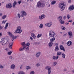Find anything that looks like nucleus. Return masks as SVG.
I'll return each mask as SVG.
<instances>
[{
	"mask_svg": "<svg viewBox=\"0 0 74 74\" xmlns=\"http://www.w3.org/2000/svg\"><path fill=\"white\" fill-rule=\"evenodd\" d=\"M0 43L3 45H8L9 44V41L7 39L5 38L2 39L0 41Z\"/></svg>",
	"mask_w": 74,
	"mask_h": 74,
	"instance_id": "obj_1",
	"label": "nucleus"
},
{
	"mask_svg": "<svg viewBox=\"0 0 74 74\" xmlns=\"http://www.w3.org/2000/svg\"><path fill=\"white\" fill-rule=\"evenodd\" d=\"M45 6V5L44 4V3L42 2L39 1L37 3L36 5L37 7L38 8H43Z\"/></svg>",
	"mask_w": 74,
	"mask_h": 74,
	"instance_id": "obj_2",
	"label": "nucleus"
},
{
	"mask_svg": "<svg viewBox=\"0 0 74 74\" xmlns=\"http://www.w3.org/2000/svg\"><path fill=\"white\" fill-rule=\"evenodd\" d=\"M16 29L14 32L15 34H17V33L21 34V33L22 31L21 29V27L20 26L17 27Z\"/></svg>",
	"mask_w": 74,
	"mask_h": 74,
	"instance_id": "obj_3",
	"label": "nucleus"
},
{
	"mask_svg": "<svg viewBox=\"0 0 74 74\" xmlns=\"http://www.w3.org/2000/svg\"><path fill=\"white\" fill-rule=\"evenodd\" d=\"M59 7H60L61 8L60 10L61 11H63L64 9H65V7H66V6L64 5V3H61L59 4Z\"/></svg>",
	"mask_w": 74,
	"mask_h": 74,
	"instance_id": "obj_4",
	"label": "nucleus"
},
{
	"mask_svg": "<svg viewBox=\"0 0 74 74\" xmlns=\"http://www.w3.org/2000/svg\"><path fill=\"white\" fill-rule=\"evenodd\" d=\"M49 33L50 37H54L56 36L55 33L52 31H50Z\"/></svg>",
	"mask_w": 74,
	"mask_h": 74,
	"instance_id": "obj_5",
	"label": "nucleus"
},
{
	"mask_svg": "<svg viewBox=\"0 0 74 74\" xmlns=\"http://www.w3.org/2000/svg\"><path fill=\"white\" fill-rule=\"evenodd\" d=\"M24 49H26V51L28 52L29 49L27 47H24L23 48H21H21L19 49V50L20 51H23Z\"/></svg>",
	"mask_w": 74,
	"mask_h": 74,
	"instance_id": "obj_6",
	"label": "nucleus"
},
{
	"mask_svg": "<svg viewBox=\"0 0 74 74\" xmlns=\"http://www.w3.org/2000/svg\"><path fill=\"white\" fill-rule=\"evenodd\" d=\"M12 6V4L11 3H9L8 5L7 4L6 5V8H10V9L11 8Z\"/></svg>",
	"mask_w": 74,
	"mask_h": 74,
	"instance_id": "obj_7",
	"label": "nucleus"
},
{
	"mask_svg": "<svg viewBox=\"0 0 74 74\" xmlns=\"http://www.w3.org/2000/svg\"><path fill=\"white\" fill-rule=\"evenodd\" d=\"M21 12L22 14L21 15L22 17H23L25 16H26V15H27V13H26V12L25 11H22Z\"/></svg>",
	"mask_w": 74,
	"mask_h": 74,
	"instance_id": "obj_8",
	"label": "nucleus"
},
{
	"mask_svg": "<svg viewBox=\"0 0 74 74\" xmlns=\"http://www.w3.org/2000/svg\"><path fill=\"white\" fill-rule=\"evenodd\" d=\"M40 55H41V52L39 51L38 52L36 53V54L35 56L36 58H39L40 57Z\"/></svg>",
	"mask_w": 74,
	"mask_h": 74,
	"instance_id": "obj_9",
	"label": "nucleus"
},
{
	"mask_svg": "<svg viewBox=\"0 0 74 74\" xmlns=\"http://www.w3.org/2000/svg\"><path fill=\"white\" fill-rule=\"evenodd\" d=\"M74 9V6L73 5H72V6H70L69 8V11H72Z\"/></svg>",
	"mask_w": 74,
	"mask_h": 74,
	"instance_id": "obj_10",
	"label": "nucleus"
},
{
	"mask_svg": "<svg viewBox=\"0 0 74 74\" xmlns=\"http://www.w3.org/2000/svg\"><path fill=\"white\" fill-rule=\"evenodd\" d=\"M60 48L61 50H62L64 51V52H65L66 50H65V49L63 46L62 45H60Z\"/></svg>",
	"mask_w": 74,
	"mask_h": 74,
	"instance_id": "obj_11",
	"label": "nucleus"
},
{
	"mask_svg": "<svg viewBox=\"0 0 74 74\" xmlns=\"http://www.w3.org/2000/svg\"><path fill=\"white\" fill-rule=\"evenodd\" d=\"M52 25V22H50V23H47L45 24L46 26H48V27H50L51 25Z\"/></svg>",
	"mask_w": 74,
	"mask_h": 74,
	"instance_id": "obj_12",
	"label": "nucleus"
},
{
	"mask_svg": "<svg viewBox=\"0 0 74 74\" xmlns=\"http://www.w3.org/2000/svg\"><path fill=\"white\" fill-rule=\"evenodd\" d=\"M11 45H10V43H9V49H12V47L13 45V44H14V42H11Z\"/></svg>",
	"mask_w": 74,
	"mask_h": 74,
	"instance_id": "obj_13",
	"label": "nucleus"
},
{
	"mask_svg": "<svg viewBox=\"0 0 74 74\" xmlns=\"http://www.w3.org/2000/svg\"><path fill=\"white\" fill-rule=\"evenodd\" d=\"M45 17V15L44 14L42 15L40 17V16H39V19L42 20V19H44V18Z\"/></svg>",
	"mask_w": 74,
	"mask_h": 74,
	"instance_id": "obj_14",
	"label": "nucleus"
},
{
	"mask_svg": "<svg viewBox=\"0 0 74 74\" xmlns=\"http://www.w3.org/2000/svg\"><path fill=\"white\" fill-rule=\"evenodd\" d=\"M68 34L69 35V38H71L72 37H73V36H72V35L73 34L72 32H68Z\"/></svg>",
	"mask_w": 74,
	"mask_h": 74,
	"instance_id": "obj_15",
	"label": "nucleus"
},
{
	"mask_svg": "<svg viewBox=\"0 0 74 74\" xmlns=\"http://www.w3.org/2000/svg\"><path fill=\"white\" fill-rule=\"evenodd\" d=\"M66 44L68 46H70L72 45V42H71V41H69L66 43Z\"/></svg>",
	"mask_w": 74,
	"mask_h": 74,
	"instance_id": "obj_16",
	"label": "nucleus"
},
{
	"mask_svg": "<svg viewBox=\"0 0 74 74\" xmlns=\"http://www.w3.org/2000/svg\"><path fill=\"white\" fill-rule=\"evenodd\" d=\"M31 36L33 37V38H34V39H36V35H35V34H34V33H32L31 34Z\"/></svg>",
	"mask_w": 74,
	"mask_h": 74,
	"instance_id": "obj_17",
	"label": "nucleus"
},
{
	"mask_svg": "<svg viewBox=\"0 0 74 74\" xmlns=\"http://www.w3.org/2000/svg\"><path fill=\"white\" fill-rule=\"evenodd\" d=\"M49 48H51L53 45V42H50L48 44Z\"/></svg>",
	"mask_w": 74,
	"mask_h": 74,
	"instance_id": "obj_18",
	"label": "nucleus"
},
{
	"mask_svg": "<svg viewBox=\"0 0 74 74\" xmlns=\"http://www.w3.org/2000/svg\"><path fill=\"white\" fill-rule=\"evenodd\" d=\"M10 68L11 69H15V66L14 64H12L11 65Z\"/></svg>",
	"mask_w": 74,
	"mask_h": 74,
	"instance_id": "obj_19",
	"label": "nucleus"
},
{
	"mask_svg": "<svg viewBox=\"0 0 74 74\" xmlns=\"http://www.w3.org/2000/svg\"><path fill=\"white\" fill-rule=\"evenodd\" d=\"M55 37H53L52 38H51L50 39V42H53L54 41H55Z\"/></svg>",
	"mask_w": 74,
	"mask_h": 74,
	"instance_id": "obj_20",
	"label": "nucleus"
},
{
	"mask_svg": "<svg viewBox=\"0 0 74 74\" xmlns=\"http://www.w3.org/2000/svg\"><path fill=\"white\" fill-rule=\"evenodd\" d=\"M8 33L10 37H12V36H14L11 32H8Z\"/></svg>",
	"mask_w": 74,
	"mask_h": 74,
	"instance_id": "obj_21",
	"label": "nucleus"
},
{
	"mask_svg": "<svg viewBox=\"0 0 74 74\" xmlns=\"http://www.w3.org/2000/svg\"><path fill=\"white\" fill-rule=\"evenodd\" d=\"M61 54H62V52H61L58 51L57 53V56H60V55H61Z\"/></svg>",
	"mask_w": 74,
	"mask_h": 74,
	"instance_id": "obj_22",
	"label": "nucleus"
},
{
	"mask_svg": "<svg viewBox=\"0 0 74 74\" xmlns=\"http://www.w3.org/2000/svg\"><path fill=\"white\" fill-rule=\"evenodd\" d=\"M8 25H9V23H7L5 25V27L4 28L5 29H7V27H8Z\"/></svg>",
	"mask_w": 74,
	"mask_h": 74,
	"instance_id": "obj_23",
	"label": "nucleus"
},
{
	"mask_svg": "<svg viewBox=\"0 0 74 74\" xmlns=\"http://www.w3.org/2000/svg\"><path fill=\"white\" fill-rule=\"evenodd\" d=\"M51 67L49 68L48 70H48V74H51Z\"/></svg>",
	"mask_w": 74,
	"mask_h": 74,
	"instance_id": "obj_24",
	"label": "nucleus"
},
{
	"mask_svg": "<svg viewBox=\"0 0 74 74\" xmlns=\"http://www.w3.org/2000/svg\"><path fill=\"white\" fill-rule=\"evenodd\" d=\"M59 50V47H58V46H57L55 48V51H58Z\"/></svg>",
	"mask_w": 74,
	"mask_h": 74,
	"instance_id": "obj_25",
	"label": "nucleus"
},
{
	"mask_svg": "<svg viewBox=\"0 0 74 74\" xmlns=\"http://www.w3.org/2000/svg\"><path fill=\"white\" fill-rule=\"evenodd\" d=\"M56 3V1H54L51 2V5H54Z\"/></svg>",
	"mask_w": 74,
	"mask_h": 74,
	"instance_id": "obj_26",
	"label": "nucleus"
},
{
	"mask_svg": "<svg viewBox=\"0 0 74 74\" xmlns=\"http://www.w3.org/2000/svg\"><path fill=\"white\" fill-rule=\"evenodd\" d=\"M18 74H25V72L22 71H20L18 72Z\"/></svg>",
	"mask_w": 74,
	"mask_h": 74,
	"instance_id": "obj_27",
	"label": "nucleus"
},
{
	"mask_svg": "<svg viewBox=\"0 0 74 74\" xmlns=\"http://www.w3.org/2000/svg\"><path fill=\"white\" fill-rule=\"evenodd\" d=\"M59 21H60V23L61 24H64V21H62V20H60Z\"/></svg>",
	"mask_w": 74,
	"mask_h": 74,
	"instance_id": "obj_28",
	"label": "nucleus"
},
{
	"mask_svg": "<svg viewBox=\"0 0 74 74\" xmlns=\"http://www.w3.org/2000/svg\"><path fill=\"white\" fill-rule=\"evenodd\" d=\"M62 56L63 58H65V57L66 56V54H65L64 53H62Z\"/></svg>",
	"mask_w": 74,
	"mask_h": 74,
	"instance_id": "obj_29",
	"label": "nucleus"
},
{
	"mask_svg": "<svg viewBox=\"0 0 74 74\" xmlns=\"http://www.w3.org/2000/svg\"><path fill=\"white\" fill-rule=\"evenodd\" d=\"M58 19H59V21H61L62 19V16H60L58 18Z\"/></svg>",
	"mask_w": 74,
	"mask_h": 74,
	"instance_id": "obj_30",
	"label": "nucleus"
},
{
	"mask_svg": "<svg viewBox=\"0 0 74 74\" xmlns=\"http://www.w3.org/2000/svg\"><path fill=\"white\" fill-rule=\"evenodd\" d=\"M51 67L49 66H47L45 67V70H48V69L49 68H51Z\"/></svg>",
	"mask_w": 74,
	"mask_h": 74,
	"instance_id": "obj_31",
	"label": "nucleus"
},
{
	"mask_svg": "<svg viewBox=\"0 0 74 74\" xmlns=\"http://www.w3.org/2000/svg\"><path fill=\"white\" fill-rule=\"evenodd\" d=\"M13 51H10L8 53V55H11V53H12V52Z\"/></svg>",
	"mask_w": 74,
	"mask_h": 74,
	"instance_id": "obj_32",
	"label": "nucleus"
},
{
	"mask_svg": "<svg viewBox=\"0 0 74 74\" xmlns=\"http://www.w3.org/2000/svg\"><path fill=\"white\" fill-rule=\"evenodd\" d=\"M70 15L69 14H67V18L68 19H70Z\"/></svg>",
	"mask_w": 74,
	"mask_h": 74,
	"instance_id": "obj_33",
	"label": "nucleus"
},
{
	"mask_svg": "<svg viewBox=\"0 0 74 74\" xmlns=\"http://www.w3.org/2000/svg\"><path fill=\"white\" fill-rule=\"evenodd\" d=\"M53 66H55L56 64H57V62H53Z\"/></svg>",
	"mask_w": 74,
	"mask_h": 74,
	"instance_id": "obj_34",
	"label": "nucleus"
},
{
	"mask_svg": "<svg viewBox=\"0 0 74 74\" xmlns=\"http://www.w3.org/2000/svg\"><path fill=\"white\" fill-rule=\"evenodd\" d=\"M41 36H42V35L41 34H38L37 37V38H40V37H41Z\"/></svg>",
	"mask_w": 74,
	"mask_h": 74,
	"instance_id": "obj_35",
	"label": "nucleus"
},
{
	"mask_svg": "<svg viewBox=\"0 0 74 74\" xmlns=\"http://www.w3.org/2000/svg\"><path fill=\"white\" fill-rule=\"evenodd\" d=\"M39 27L40 28H42L43 27V24H41L39 26Z\"/></svg>",
	"mask_w": 74,
	"mask_h": 74,
	"instance_id": "obj_36",
	"label": "nucleus"
},
{
	"mask_svg": "<svg viewBox=\"0 0 74 74\" xmlns=\"http://www.w3.org/2000/svg\"><path fill=\"white\" fill-rule=\"evenodd\" d=\"M25 45L26 46H28V47H29V45H30V43L29 42H27L26 43V44H25Z\"/></svg>",
	"mask_w": 74,
	"mask_h": 74,
	"instance_id": "obj_37",
	"label": "nucleus"
},
{
	"mask_svg": "<svg viewBox=\"0 0 74 74\" xmlns=\"http://www.w3.org/2000/svg\"><path fill=\"white\" fill-rule=\"evenodd\" d=\"M61 27L62 29V30H64L66 29V28H65V27H64L63 26H61Z\"/></svg>",
	"mask_w": 74,
	"mask_h": 74,
	"instance_id": "obj_38",
	"label": "nucleus"
},
{
	"mask_svg": "<svg viewBox=\"0 0 74 74\" xmlns=\"http://www.w3.org/2000/svg\"><path fill=\"white\" fill-rule=\"evenodd\" d=\"M6 17H7V16L6 15H4L2 16V19H5Z\"/></svg>",
	"mask_w": 74,
	"mask_h": 74,
	"instance_id": "obj_39",
	"label": "nucleus"
},
{
	"mask_svg": "<svg viewBox=\"0 0 74 74\" xmlns=\"http://www.w3.org/2000/svg\"><path fill=\"white\" fill-rule=\"evenodd\" d=\"M36 67H39V66H40V64L39 63H37L36 64Z\"/></svg>",
	"mask_w": 74,
	"mask_h": 74,
	"instance_id": "obj_40",
	"label": "nucleus"
},
{
	"mask_svg": "<svg viewBox=\"0 0 74 74\" xmlns=\"http://www.w3.org/2000/svg\"><path fill=\"white\" fill-rule=\"evenodd\" d=\"M11 37H12V41H13V40H14V36H11Z\"/></svg>",
	"mask_w": 74,
	"mask_h": 74,
	"instance_id": "obj_41",
	"label": "nucleus"
},
{
	"mask_svg": "<svg viewBox=\"0 0 74 74\" xmlns=\"http://www.w3.org/2000/svg\"><path fill=\"white\" fill-rule=\"evenodd\" d=\"M16 4H17V3L16 2V1H14L13 3V5H16Z\"/></svg>",
	"mask_w": 74,
	"mask_h": 74,
	"instance_id": "obj_42",
	"label": "nucleus"
},
{
	"mask_svg": "<svg viewBox=\"0 0 74 74\" xmlns=\"http://www.w3.org/2000/svg\"><path fill=\"white\" fill-rule=\"evenodd\" d=\"M31 69V68H30L29 66H27L26 68L27 70H29V69Z\"/></svg>",
	"mask_w": 74,
	"mask_h": 74,
	"instance_id": "obj_43",
	"label": "nucleus"
},
{
	"mask_svg": "<svg viewBox=\"0 0 74 74\" xmlns=\"http://www.w3.org/2000/svg\"><path fill=\"white\" fill-rule=\"evenodd\" d=\"M26 44H25V42H23L22 44V45L23 46L24 45H25Z\"/></svg>",
	"mask_w": 74,
	"mask_h": 74,
	"instance_id": "obj_44",
	"label": "nucleus"
},
{
	"mask_svg": "<svg viewBox=\"0 0 74 74\" xmlns=\"http://www.w3.org/2000/svg\"><path fill=\"white\" fill-rule=\"evenodd\" d=\"M30 74H34V71H32L31 72Z\"/></svg>",
	"mask_w": 74,
	"mask_h": 74,
	"instance_id": "obj_45",
	"label": "nucleus"
},
{
	"mask_svg": "<svg viewBox=\"0 0 74 74\" xmlns=\"http://www.w3.org/2000/svg\"><path fill=\"white\" fill-rule=\"evenodd\" d=\"M4 66L0 64V69H3Z\"/></svg>",
	"mask_w": 74,
	"mask_h": 74,
	"instance_id": "obj_46",
	"label": "nucleus"
},
{
	"mask_svg": "<svg viewBox=\"0 0 74 74\" xmlns=\"http://www.w3.org/2000/svg\"><path fill=\"white\" fill-rule=\"evenodd\" d=\"M7 22V20H5V21H4V20L3 21H2V23H4V24H5V22Z\"/></svg>",
	"mask_w": 74,
	"mask_h": 74,
	"instance_id": "obj_47",
	"label": "nucleus"
},
{
	"mask_svg": "<svg viewBox=\"0 0 74 74\" xmlns=\"http://www.w3.org/2000/svg\"><path fill=\"white\" fill-rule=\"evenodd\" d=\"M52 59L54 60H56V56H53L52 58Z\"/></svg>",
	"mask_w": 74,
	"mask_h": 74,
	"instance_id": "obj_48",
	"label": "nucleus"
},
{
	"mask_svg": "<svg viewBox=\"0 0 74 74\" xmlns=\"http://www.w3.org/2000/svg\"><path fill=\"white\" fill-rule=\"evenodd\" d=\"M66 16H64L63 17V19H64V20H65V19H66Z\"/></svg>",
	"mask_w": 74,
	"mask_h": 74,
	"instance_id": "obj_49",
	"label": "nucleus"
},
{
	"mask_svg": "<svg viewBox=\"0 0 74 74\" xmlns=\"http://www.w3.org/2000/svg\"><path fill=\"white\" fill-rule=\"evenodd\" d=\"M18 18H21V16H20V14H18Z\"/></svg>",
	"mask_w": 74,
	"mask_h": 74,
	"instance_id": "obj_50",
	"label": "nucleus"
},
{
	"mask_svg": "<svg viewBox=\"0 0 74 74\" xmlns=\"http://www.w3.org/2000/svg\"><path fill=\"white\" fill-rule=\"evenodd\" d=\"M23 65H21L20 66V69H22V67H23Z\"/></svg>",
	"mask_w": 74,
	"mask_h": 74,
	"instance_id": "obj_51",
	"label": "nucleus"
},
{
	"mask_svg": "<svg viewBox=\"0 0 74 74\" xmlns=\"http://www.w3.org/2000/svg\"><path fill=\"white\" fill-rule=\"evenodd\" d=\"M66 34H65L63 35V37H66Z\"/></svg>",
	"mask_w": 74,
	"mask_h": 74,
	"instance_id": "obj_52",
	"label": "nucleus"
},
{
	"mask_svg": "<svg viewBox=\"0 0 74 74\" xmlns=\"http://www.w3.org/2000/svg\"><path fill=\"white\" fill-rule=\"evenodd\" d=\"M18 3L19 4H20L21 3V1H18Z\"/></svg>",
	"mask_w": 74,
	"mask_h": 74,
	"instance_id": "obj_53",
	"label": "nucleus"
},
{
	"mask_svg": "<svg viewBox=\"0 0 74 74\" xmlns=\"http://www.w3.org/2000/svg\"><path fill=\"white\" fill-rule=\"evenodd\" d=\"M68 3H71V0H69Z\"/></svg>",
	"mask_w": 74,
	"mask_h": 74,
	"instance_id": "obj_54",
	"label": "nucleus"
},
{
	"mask_svg": "<svg viewBox=\"0 0 74 74\" xmlns=\"http://www.w3.org/2000/svg\"><path fill=\"white\" fill-rule=\"evenodd\" d=\"M9 58L10 59H12V56H10L9 57Z\"/></svg>",
	"mask_w": 74,
	"mask_h": 74,
	"instance_id": "obj_55",
	"label": "nucleus"
},
{
	"mask_svg": "<svg viewBox=\"0 0 74 74\" xmlns=\"http://www.w3.org/2000/svg\"><path fill=\"white\" fill-rule=\"evenodd\" d=\"M69 23H65V25H69Z\"/></svg>",
	"mask_w": 74,
	"mask_h": 74,
	"instance_id": "obj_56",
	"label": "nucleus"
},
{
	"mask_svg": "<svg viewBox=\"0 0 74 74\" xmlns=\"http://www.w3.org/2000/svg\"><path fill=\"white\" fill-rule=\"evenodd\" d=\"M30 39H31V40H33V38H32L31 37H30Z\"/></svg>",
	"mask_w": 74,
	"mask_h": 74,
	"instance_id": "obj_57",
	"label": "nucleus"
},
{
	"mask_svg": "<svg viewBox=\"0 0 74 74\" xmlns=\"http://www.w3.org/2000/svg\"><path fill=\"white\" fill-rule=\"evenodd\" d=\"M15 5H13V6H12V7L13 8H15Z\"/></svg>",
	"mask_w": 74,
	"mask_h": 74,
	"instance_id": "obj_58",
	"label": "nucleus"
},
{
	"mask_svg": "<svg viewBox=\"0 0 74 74\" xmlns=\"http://www.w3.org/2000/svg\"><path fill=\"white\" fill-rule=\"evenodd\" d=\"M58 58H59V56H56V60H58Z\"/></svg>",
	"mask_w": 74,
	"mask_h": 74,
	"instance_id": "obj_59",
	"label": "nucleus"
},
{
	"mask_svg": "<svg viewBox=\"0 0 74 74\" xmlns=\"http://www.w3.org/2000/svg\"><path fill=\"white\" fill-rule=\"evenodd\" d=\"M2 36V34L0 32V37Z\"/></svg>",
	"mask_w": 74,
	"mask_h": 74,
	"instance_id": "obj_60",
	"label": "nucleus"
},
{
	"mask_svg": "<svg viewBox=\"0 0 74 74\" xmlns=\"http://www.w3.org/2000/svg\"><path fill=\"white\" fill-rule=\"evenodd\" d=\"M3 28V27H1V26H0V30H1V29H2Z\"/></svg>",
	"mask_w": 74,
	"mask_h": 74,
	"instance_id": "obj_61",
	"label": "nucleus"
},
{
	"mask_svg": "<svg viewBox=\"0 0 74 74\" xmlns=\"http://www.w3.org/2000/svg\"><path fill=\"white\" fill-rule=\"evenodd\" d=\"M64 71H67V69H64Z\"/></svg>",
	"mask_w": 74,
	"mask_h": 74,
	"instance_id": "obj_62",
	"label": "nucleus"
},
{
	"mask_svg": "<svg viewBox=\"0 0 74 74\" xmlns=\"http://www.w3.org/2000/svg\"><path fill=\"white\" fill-rule=\"evenodd\" d=\"M72 22V20H70L68 21V22Z\"/></svg>",
	"mask_w": 74,
	"mask_h": 74,
	"instance_id": "obj_63",
	"label": "nucleus"
},
{
	"mask_svg": "<svg viewBox=\"0 0 74 74\" xmlns=\"http://www.w3.org/2000/svg\"><path fill=\"white\" fill-rule=\"evenodd\" d=\"M0 16H2V14L1 13L0 14Z\"/></svg>",
	"mask_w": 74,
	"mask_h": 74,
	"instance_id": "obj_64",
	"label": "nucleus"
}]
</instances>
